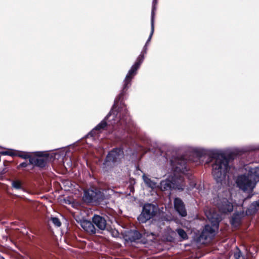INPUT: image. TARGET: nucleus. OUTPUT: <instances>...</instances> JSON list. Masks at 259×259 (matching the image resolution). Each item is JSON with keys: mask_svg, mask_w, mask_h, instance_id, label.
<instances>
[{"mask_svg": "<svg viewBox=\"0 0 259 259\" xmlns=\"http://www.w3.org/2000/svg\"><path fill=\"white\" fill-rule=\"evenodd\" d=\"M259 179V167L251 169L247 174L238 175L235 179L236 187L243 192L252 191Z\"/></svg>", "mask_w": 259, "mask_h": 259, "instance_id": "obj_1", "label": "nucleus"}, {"mask_svg": "<svg viewBox=\"0 0 259 259\" xmlns=\"http://www.w3.org/2000/svg\"><path fill=\"white\" fill-rule=\"evenodd\" d=\"M205 214L207 219L211 222V225H206L199 237V241L203 243L207 242V240L211 239L214 236L216 231L218 230L219 222L220 220L219 215L216 213L207 211Z\"/></svg>", "mask_w": 259, "mask_h": 259, "instance_id": "obj_2", "label": "nucleus"}, {"mask_svg": "<svg viewBox=\"0 0 259 259\" xmlns=\"http://www.w3.org/2000/svg\"><path fill=\"white\" fill-rule=\"evenodd\" d=\"M212 157L215 159V163L212 165V174L217 182L221 180L224 177L228 167V160L224 154L214 151Z\"/></svg>", "mask_w": 259, "mask_h": 259, "instance_id": "obj_3", "label": "nucleus"}, {"mask_svg": "<svg viewBox=\"0 0 259 259\" xmlns=\"http://www.w3.org/2000/svg\"><path fill=\"white\" fill-rule=\"evenodd\" d=\"M155 206L152 204H146L144 205L142 211L138 218L140 223H144L152 218L156 212Z\"/></svg>", "mask_w": 259, "mask_h": 259, "instance_id": "obj_4", "label": "nucleus"}, {"mask_svg": "<svg viewBox=\"0 0 259 259\" xmlns=\"http://www.w3.org/2000/svg\"><path fill=\"white\" fill-rule=\"evenodd\" d=\"M144 60V56L143 55H140L136 63L132 66L130 70H129L127 74L126 75L125 80H124V89H125L127 87V85L130 83L131 79L133 76H134L136 74V71L140 67L141 64L143 62Z\"/></svg>", "mask_w": 259, "mask_h": 259, "instance_id": "obj_5", "label": "nucleus"}, {"mask_svg": "<svg viewBox=\"0 0 259 259\" xmlns=\"http://www.w3.org/2000/svg\"><path fill=\"white\" fill-rule=\"evenodd\" d=\"M123 155V151L120 149L116 148L112 150L107 156L105 164L108 165L110 162L114 163L119 161Z\"/></svg>", "mask_w": 259, "mask_h": 259, "instance_id": "obj_6", "label": "nucleus"}, {"mask_svg": "<svg viewBox=\"0 0 259 259\" xmlns=\"http://www.w3.org/2000/svg\"><path fill=\"white\" fill-rule=\"evenodd\" d=\"M217 205L220 211L223 213L231 212L233 209L232 204L226 198H223L220 202H218Z\"/></svg>", "mask_w": 259, "mask_h": 259, "instance_id": "obj_7", "label": "nucleus"}, {"mask_svg": "<svg viewBox=\"0 0 259 259\" xmlns=\"http://www.w3.org/2000/svg\"><path fill=\"white\" fill-rule=\"evenodd\" d=\"M174 207L176 210L182 217H186L187 215V211L185 209V205L181 199L179 198L175 199Z\"/></svg>", "mask_w": 259, "mask_h": 259, "instance_id": "obj_8", "label": "nucleus"}, {"mask_svg": "<svg viewBox=\"0 0 259 259\" xmlns=\"http://www.w3.org/2000/svg\"><path fill=\"white\" fill-rule=\"evenodd\" d=\"M141 234L136 230H130L125 233L124 238L126 241H135L141 237Z\"/></svg>", "mask_w": 259, "mask_h": 259, "instance_id": "obj_9", "label": "nucleus"}, {"mask_svg": "<svg viewBox=\"0 0 259 259\" xmlns=\"http://www.w3.org/2000/svg\"><path fill=\"white\" fill-rule=\"evenodd\" d=\"M93 223L99 229L104 230L106 227V221L105 219L99 215H94L92 218Z\"/></svg>", "mask_w": 259, "mask_h": 259, "instance_id": "obj_10", "label": "nucleus"}, {"mask_svg": "<svg viewBox=\"0 0 259 259\" xmlns=\"http://www.w3.org/2000/svg\"><path fill=\"white\" fill-rule=\"evenodd\" d=\"M82 228L87 232L94 234L96 232V229L91 222L87 220H82L80 222Z\"/></svg>", "mask_w": 259, "mask_h": 259, "instance_id": "obj_11", "label": "nucleus"}, {"mask_svg": "<svg viewBox=\"0 0 259 259\" xmlns=\"http://www.w3.org/2000/svg\"><path fill=\"white\" fill-rule=\"evenodd\" d=\"M97 195V192L92 189L84 191L83 199L85 202L90 203L96 199Z\"/></svg>", "mask_w": 259, "mask_h": 259, "instance_id": "obj_12", "label": "nucleus"}, {"mask_svg": "<svg viewBox=\"0 0 259 259\" xmlns=\"http://www.w3.org/2000/svg\"><path fill=\"white\" fill-rule=\"evenodd\" d=\"M30 164L42 167L45 166L46 161L44 158L41 157L32 156V158H30Z\"/></svg>", "mask_w": 259, "mask_h": 259, "instance_id": "obj_13", "label": "nucleus"}, {"mask_svg": "<svg viewBox=\"0 0 259 259\" xmlns=\"http://www.w3.org/2000/svg\"><path fill=\"white\" fill-rule=\"evenodd\" d=\"M160 188L162 190H167L170 189L172 186L171 183L168 180L163 181L160 183Z\"/></svg>", "mask_w": 259, "mask_h": 259, "instance_id": "obj_14", "label": "nucleus"}, {"mask_svg": "<svg viewBox=\"0 0 259 259\" xmlns=\"http://www.w3.org/2000/svg\"><path fill=\"white\" fill-rule=\"evenodd\" d=\"M12 187L17 190H22L24 191L22 183L19 180H15L12 183Z\"/></svg>", "mask_w": 259, "mask_h": 259, "instance_id": "obj_15", "label": "nucleus"}, {"mask_svg": "<svg viewBox=\"0 0 259 259\" xmlns=\"http://www.w3.org/2000/svg\"><path fill=\"white\" fill-rule=\"evenodd\" d=\"M15 155H17L23 159L29 158V160L30 158H32V155L31 153L26 152H19L17 154L16 153Z\"/></svg>", "mask_w": 259, "mask_h": 259, "instance_id": "obj_16", "label": "nucleus"}, {"mask_svg": "<svg viewBox=\"0 0 259 259\" xmlns=\"http://www.w3.org/2000/svg\"><path fill=\"white\" fill-rule=\"evenodd\" d=\"M143 180L145 183L150 187L153 188L155 186V184L150 180L148 178H147L145 175L143 176Z\"/></svg>", "mask_w": 259, "mask_h": 259, "instance_id": "obj_17", "label": "nucleus"}, {"mask_svg": "<svg viewBox=\"0 0 259 259\" xmlns=\"http://www.w3.org/2000/svg\"><path fill=\"white\" fill-rule=\"evenodd\" d=\"M177 231L179 235V236L183 239H186L188 237L187 234L186 233V232L182 229H178L177 230Z\"/></svg>", "mask_w": 259, "mask_h": 259, "instance_id": "obj_18", "label": "nucleus"}, {"mask_svg": "<svg viewBox=\"0 0 259 259\" xmlns=\"http://www.w3.org/2000/svg\"><path fill=\"white\" fill-rule=\"evenodd\" d=\"M50 221H52V223L54 224V225L55 227H59L61 225V223L60 221V220L56 217H52L50 219Z\"/></svg>", "mask_w": 259, "mask_h": 259, "instance_id": "obj_19", "label": "nucleus"}, {"mask_svg": "<svg viewBox=\"0 0 259 259\" xmlns=\"http://www.w3.org/2000/svg\"><path fill=\"white\" fill-rule=\"evenodd\" d=\"M234 257L235 259H245L244 256L242 255V252L238 249L234 253Z\"/></svg>", "mask_w": 259, "mask_h": 259, "instance_id": "obj_20", "label": "nucleus"}, {"mask_svg": "<svg viewBox=\"0 0 259 259\" xmlns=\"http://www.w3.org/2000/svg\"><path fill=\"white\" fill-rule=\"evenodd\" d=\"M194 153L197 157H201L205 154V151L203 149L197 148L194 150Z\"/></svg>", "mask_w": 259, "mask_h": 259, "instance_id": "obj_21", "label": "nucleus"}, {"mask_svg": "<svg viewBox=\"0 0 259 259\" xmlns=\"http://www.w3.org/2000/svg\"><path fill=\"white\" fill-rule=\"evenodd\" d=\"M153 32H154V11L153 10L152 12V17H151V31L149 37L147 41H149L150 40L152 35H153Z\"/></svg>", "mask_w": 259, "mask_h": 259, "instance_id": "obj_22", "label": "nucleus"}, {"mask_svg": "<svg viewBox=\"0 0 259 259\" xmlns=\"http://www.w3.org/2000/svg\"><path fill=\"white\" fill-rule=\"evenodd\" d=\"M106 122L103 120L96 126V127L94 129V131L100 130L101 129L104 128L106 126Z\"/></svg>", "mask_w": 259, "mask_h": 259, "instance_id": "obj_23", "label": "nucleus"}, {"mask_svg": "<svg viewBox=\"0 0 259 259\" xmlns=\"http://www.w3.org/2000/svg\"><path fill=\"white\" fill-rule=\"evenodd\" d=\"M177 163L179 165H180V166H178V165L176 166L177 169H178L180 170H181V169H183V168H185V160L183 159V160H181L180 162H179V161L177 162Z\"/></svg>", "mask_w": 259, "mask_h": 259, "instance_id": "obj_24", "label": "nucleus"}, {"mask_svg": "<svg viewBox=\"0 0 259 259\" xmlns=\"http://www.w3.org/2000/svg\"><path fill=\"white\" fill-rule=\"evenodd\" d=\"M2 154L4 155H11L13 156L15 155L16 152L12 150H8L2 152Z\"/></svg>", "mask_w": 259, "mask_h": 259, "instance_id": "obj_25", "label": "nucleus"}, {"mask_svg": "<svg viewBox=\"0 0 259 259\" xmlns=\"http://www.w3.org/2000/svg\"><path fill=\"white\" fill-rule=\"evenodd\" d=\"M183 185H182V186H180L179 185H176V186H172L173 188H175L176 189H178V190H182L184 189V188H183Z\"/></svg>", "mask_w": 259, "mask_h": 259, "instance_id": "obj_26", "label": "nucleus"}, {"mask_svg": "<svg viewBox=\"0 0 259 259\" xmlns=\"http://www.w3.org/2000/svg\"><path fill=\"white\" fill-rule=\"evenodd\" d=\"M28 164L27 162H24L21 163H20L19 165V167H25L27 166Z\"/></svg>", "mask_w": 259, "mask_h": 259, "instance_id": "obj_27", "label": "nucleus"}, {"mask_svg": "<svg viewBox=\"0 0 259 259\" xmlns=\"http://www.w3.org/2000/svg\"><path fill=\"white\" fill-rule=\"evenodd\" d=\"M252 205L253 206H259V201H255L254 202L253 204H252Z\"/></svg>", "mask_w": 259, "mask_h": 259, "instance_id": "obj_28", "label": "nucleus"}, {"mask_svg": "<svg viewBox=\"0 0 259 259\" xmlns=\"http://www.w3.org/2000/svg\"><path fill=\"white\" fill-rule=\"evenodd\" d=\"M113 112V111H112L107 116L108 117L111 116L112 115V113Z\"/></svg>", "mask_w": 259, "mask_h": 259, "instance_id": "obj_29", "label": "nucleus"}, {"mask_svg": "<svg viewBox=\"0 0 259 259\" xmlns=\"http://www.w3.org/2000/svg\"><path fill=\"white\" fill-rule=\"evenodd\" d=\"M116 105H117V100H115L114 106H115Z\"/></svg>", "mask_w": 259, "mask_h": 259, "instance_id": "obj_30", "label": "nucleus"}, {"mask_svg": "<svg viewBox=\"0 0 259 259\" xmlns=\"http://www.w3.org/2000/svg\"><path fill=\"white\" fill-rule=\"evenodd\" d=\"M179 180L181 182L183 181V180H182L181 179H180Z\"/></svg>", "mask_w": 259, "mask_h": 259, "instance_id": "obj_31", "label": "nucleus"}]
</instances>
